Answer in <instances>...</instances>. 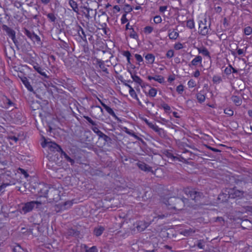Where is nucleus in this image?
Returning a JSON list of instances; mask_svg holds the SVG:
<instances>
[{"label": "nucleus", "instance_id": "31", "mask_svg": "<svg viewBox=\"0 0 252 252\" xmlns=\"http://www.w3.org/2000/svg\"><path fill=\"white\" fill-rule=\"evenodd\" d=\"M73 204L72 201H68L64 202L63 206V209H67L70 207Z\"/></svg>", "mask_w": 252, "mask_h": 252}, {"label": "nucleus", "instance_id": "30", "mask_svg": "<svg viewBox=\"0 0 252 252\" xmlns=\"http://www.w3.org/2000/svg\"><path fill=\"white\" fill-rule=\"evenodd\" d=\"M221 81V78L220 76L215 75L213 77V81L214 83L220 84Z\"/></svg>", "mask_w": 252, "mask_h": 252}, {"label": "nucleus", "instance_id": "49", "mask_svg": "<svg viewBox=\"0 0 252 252\" xmlns=\"http://www.w3.org/2000/svg\"><path fill=\"white\" fill-rule=\"evenodd\" d=\"M167 7L166 6H160L159 7V11L160 12H164L167 9Z\"/></svg>", "mask_w": 252, "mask_h": 252}, {"label": "nucleus", "instance_id": "35", "mask_svg": "<svg viewBox=\"0 0 252 252\" xmlns=\"http://www.w3.org/2000/svg\"><path fill=\"white\" fill-rule=\"evenodd\" d=\"M47 16L48 18L49 19V20L52 22H55L56 19V18L54 14L53 13H50L47 14Z\"/></svg>", "mask_w": 252, "mask_h": 252}, {"label": "nucleus", "instance_id": "45", "mask_svg": "<svg viewBox=\"0 0 252 252\" xmlns=\"http://www.w3.org/2000/svg\"><path fill=\"white\" fill-rule=\"evenodd\" d=\"M232 67L231 66H229V67H226L224 69L225 73L226 74H231V73L232 72Z\"/></svg>", "mask_w": 252, "mask_h": 252}, {"label": "nucleus", "instance_id": "48", "mask_svg": "<svg viewBox=\"0 0 252 252\" xmlns=\"http://www.w3.org/2000/svg\"><path fill=\"white\" fill-rule=\"evenodd\" d=\"M19 170L21 171V173L24 175L25 178H27L28 177L29 175L28 174V173L26 172V171L25 170L20 168Z\"/></svg>", "mask_w": 252, "mask_h": 252}, {"label": "nucleus", "instance_id": "15", "mask_svg": "<svg viewBox=\"0 0 252 252\" xmlns=\"http://www.w3.org/2000/svg\"><path fill=\"white\" fill-rule=\"evenodd\" d=\"M168 36L171 39H176L179 36V33L177 31H169Z\"/></svg>", "mask_w": 252, "mask_h": 252}, {"label": "nucleus", "instance_id": "64", "mask_svg": "<svg viewBox=\"0 0 252 252\" xmlns=\"http://www.w3.org/2000/svg\"><path fill=\"white\" fill-rule=\"evenodd\" d=\"M232 72H233V73H236L237 72V71L235 69H234V68L232 67Z\"/></svg>", "mask_w": 252, "mask_h": 252}, {"label": "nucleus", "instance_id": "6", "mask_svg": "<svg viewBox=\"0 0 252 252\" xmlns=\"http://www.w3.org/2000/svg\"><path fill=\"white\" fill-rule=\"evenodd\" d=\"M99 102L100 103V104L102 105V106L105 109L106 111L112 116L113 117L117 118V116L114 112V111L112 110V108H111L110 107L106 105L105 103H104L99 98H97Z\"/></svg>", "mask_w": 252, "mask_h": 252}, {"label": "nucleus", "instance_id": "13", "mask_svg": "<svg viewBox=\"0 0 252 252\" xmlns=\"http://www.w3.org/2000/svg\"><path fill=\"white\" fill-rule=\"evenodd\" d=\"M148 224L144 221H139L137 224L136 228L138 231H142L147 227Z\"/></svg>", "mask_w": 252, "mask_h": 252}, {"label": "nucleus", "instance_id": "5", "mask_svg": "<svg viewBox=\"0 0 252 252\" xmlns=\"http://www.w3.org/2000/svg\"><path fill=\"white\" fill-rule=\"evenodd\" d=\"M99 102L100 103V104L102 105V106L105 109L106 111L112 116L113 117L117 118V116L114 112V111L112 110V108H111L110 107L106 105L105 103H104L99 98H97Z\"/></svg>", "mask_w": 252, "mask_h": 252}, {"label": "nucleus", "instance_id": "53", "mask_svg": "<svg viewBox=\"0 0 252 252\" xmlns=\"http://www.w3.org/2000/svg\"><path fill=\"white\" fill-rule=\"evenodd\" d=\"M86 10L87 11V14L86 15V17H87V18L89 19V18L90 17V11H91L92 12L93 11V10L92 9H89L88 8H87L86 9Z\"/></svg>", "mask_w": 252, "mask_h": 252}, {"label": "nucleus", "instance_id": "47", "mask_svg": "<svg viewBox=\"0 0 252 252\" xmlns=\"http://www.w3.org/2000/svg\"><path fill=\"white\" fill-rule=\"evenodd\" d=\"M126 132L133 137H137L136 135L133 131L128 129L127 128H126Z\"/></svg>", "mask_w": 252, "mask_h": 252}, {"label": "nucleus", "instance_id": "12", "mask_svg": "<svg viewBox=\"0 0 252 252\" xmlns=\"http://www.w3.org/2000/svg\"><path fill=\"white\" fill-rule=\"evenodd\" d=\"M125 85H126V86L127 87H128L129 88V94L130 95L132 98L136 99L137 100H139V98L137 96V95L136 94V92L134 91V90L133 89V88L130 85H129V84H126Z\"/></svg>", "mask_w": 252, "mask_h": 252}, {"label": "nucleus", "instance_id": "7", "mask_svg": "<svg viewBox=\"0 0 252 252\" xmlns=\"http://www.w3.org/2000/svg\"><path fill=\"white\" fill-rule=\"evenodd\" d=\"M99 102L100 103V104L102 105V106L105 109L106 111L112 116L113 117L117 118V116L114 112V111L112 110V108H111L110 107L106 105L105 103H104L99 98H97Z\"/></svg>", "mask_w": 252, "mask_h": 252}, {"label": "nucleus", "instance_id": "52", "mask_svg": "<svg viewBox=\"0 0 252 252\" xmlns=\"http://www.w3.org/2000/svg\"><path fill=\"white\" fill-rule=\"evenodd\" d=\"M86 119L92 125H94V121L89 117H85Z\"/></svg>", "mask_w": 252, "mask_h": 252}, {"label": "nucleus", "instance_id": "34", "mask_svg": "<svg viewBox=\"0 0 252 252\" xmlns=\"http://www.w3.org/2000/svg\"><path fill=\"white\" fill-rule=\"evenodd\" d=\"M187 27L189 29H193L194 27V23L192 20H189L187 22Z\"/></svg>", "mask_w": 252, "mask_h": 252}, {"label": "nucleus", "instance_id": "2", "mask_svg": "<svg viewBox=\"0 0 252 252\" xmlns=\"http://www.w3.org/2000/svg\"><path fill=\"white\" fill-rule=\"evenodd\" d=\"M41 202L38 201H32L28 202L23 204L21 212L22 213L26 214L32 211L34 208H38L41 205Z\"/></svg>", "mask_w": 252, "mask_h": 252}, {"label": "nucleus", "instance_id": "44", "mask_svg": "<svg viewBox=\"0 0 252 252\" xmlns=\"http://www.w3.org/2000/svg\"><path fill=\"white\" fill-rule=\"evenodd\" d=\"M86 252H97V248L95 246H93L87 250Z\"/></svg>", "mask_w": 252, "mask_h": 252}, {"label": "nucleus", "instance_id": "9", "mask_svg": "<svg viewBox=\"0 0 252 252\" xmlns=\"http://www.w3.org/2000/svg\"><path fill=\"white\" fill-rule=\"evenodd\" d=\"M147 79L150 81L154 80L160 84L164 82V78L162 76L159 75H155V76H148L147 77Z\"/></svg>", "mask_w": 252, "mask_h": 252}, {"label": "nucleus", "instance_id": "60", "mask_svg": "<svg viewBox=\"0 0 252 252\" xmlns=\"http://www.w3.org/2000/svg\"><path fill=\"white\" fill-rule=\"evenodd\" d=\"M131 29H132V28H129V23H127L126 25V30H128V29H129V30H131Z\"/></svg>", "mask_w": 252, "mask_h": 252}, {"label": "nucleus", "instance_id": "22", "mask_svg": "<svg viewBox=\"0 0 252 252\" xmlns=\"http://www.w3.org/2000/svg\"><path fill=\"white\" fill-rule=\"evenodd\" d=\"M139 168H140L141 170L144 171H150V167L146 164L145 163L143 162H140L137 164Z\"/></svg>", "mask_w": 252, "mask_h": 252}, {"label": "nucleus", "instance_id": "10", "mask_svg": "<svg viewBox=\"0 0 252 252\" xmlns=\"http://www.w3.org/2000/svg\"><path fill=\"white\" fill-rule=\"evenodd\" d=\"M202 62V58L200 56H196L191 62L189 66H196L199 64H201Z\"/></svg>", "mask_w": 252, "mask_h": 252}, {"label": "nucleus", "instance_id": "17", "mask_svg": "<svg viewBox=\"0 0 252 252\" xmlns=\"http://www.w3.org/2000/svg\"><path fill=\"white\" fill-rule=\"evenodd\" d=\"M33 67L34 69L38 72L40 74L43 76H46V73L43 71V68H42L40 66H39L38 64H36L34 65Z\"/></svg>", "mask_w": 252, "mask_h": 252}, {"label": "nucleus", "instance_id": "41", "mask_svg": "<svg viewBox=\"0 0 252 252\" xmlns=\"http://www.w3.org/2000/svg\"><path fill=\"white\" fill-rule=\"evenodd\" d=\"M121 20V23L123 24H124L127 22V19L126 18V14H124L122 15Z\"/></svg>", "mask_w": 252, "mask_h": 252}, {"label": "nucleus", "instance_id": "63", "mask_svg": "<svg viewBox=\"0 0 252 252\" xmlns=\"http://www.w3.org/2000/svg\"><path fill=\"white\" fill-rule=\"evenodd\" d=\"M126 59H127V61L128 63H130V57L127 58Z\"/></svg>", "mask_w": 252, "mask_h": 252}, {"label": "nucleus", "instance_id": "3", "mask_svg": "<svg viewBox=\"0 0 252 252\" xmlns=\"http://www.w3.org/2000/svg\"><path fill=\"white\" fill-rule=\"evenodd\" d=\"M199 24V32L202 35H206L209 31V28L207 25V19L206 18L200 20Z\"/></svg>", "mask_w": 252, "mask_h": 252}, {"label": "nucleus", "instance_id": "58", "mask_svg": "<svg viewBox=\"0 0 252 252\" xmlns=\"http://www.w3.org/2000/svg\"><path fill=\"white\" fill-rule=\"evenodd\" d=\"M237 192H237V193H238V194L237 193V194H236V196L240 197V196H242V195H243V193H242V192H241V191H237Z\"/></svg>", "mask_w": 252, "mask_h": 252}, {"label": "nucleus", "instance_id": "46", "mask_svg": "<svg viewBox=\"0 0 252 252\" xmlns=\"http://www.w3.org/2000/svg\"><path fill=\"white\" fill-rule=\"evenodd\" d=\"M246 49H247V48H246ZM246 50V49H245V50H244L243 49H238L237 50V54L239 55H242L243 56H245V51Z\"/></svg>", "mask_w": 252, "mask_h": 252}, {"label": "nucleus", "instance_id": "38", "mask_svg": "<svg viewBox=\"0 0 252 252\" xmlns=\"http://www.w3.org/2000/svg\"><path fill=\"white\" fill-rule=\"evenodd\" d=\"M69 4L73 10L76 11L75 9L77 8V3L73 0H70L69 1Z\"/></svg>", "mask_w": 252, "mask_h": 252}, {"label": "nucleus", "instance_id": "4", "mask_svg": "<svg viewBox=\"0 0 252 252\" xmlns=\"http://www.w3.org/2000/svg\"><path fill=\"white\" fill-rule=\"evenodd\" d=\"M146 86L148 87L149 90L147 91L146 90L144 91L145 94L151 97H155L157 94V89L148 85Z\"/></svg>", "mask_w": 252, "mask_h": 252}, {"label": "nucleus", "instance_id": "27", "mask_svg": "<svg viewBox=\"0 0 252 252\" xmlns=\"http://www.w3.org/2000/svg\"><path fill=\"white\" fill-rule=\"evenodd\" d=\"M131 78L134 82H136L137 83H138L140 85L141 84V83L142 82V80L141 79V78L138 76L136 75H132Z\"/></svg>", "mask_w": 252, "mask_h": 252}, {"label": "nucleus", "instance_id": "8", "mask_svg": "<svg viewBox=\"0 0 252 252\" xmlns=\"http://www.w3.org/2000/svg\"><path fill=\"white\" fill-rule=\"evenodd\" d=\"M99 102L100 103V104L102 105V106L105 109L106 111L112 116L113 117L117 118V116L114 112V111L112 110V108H111L110 107L106 105L105 103H104L99 98H97Z\"/></svg>", "mask_w": 252, "mask_h": 252}, {"label": "nucleus", "instance_id": "21", "mask_svg": "<svg viewBox=\"0 0 252 252\" xmlns=\"http://www.w3.org/2000/svg\"><path fill=\"white\" fill-rule=\"evenodd\" d=\"M231 100L237 106H239L242 103V99L237 96H232L231 97Z\"/></svg>", "mask_w": 252, "mask_h": 252}, {"label": "nucleus", "instance_id": "24", "mask_svg": "<svg viewBox=\"0 0 252 252\" xmlns=\"http://www.w3.org/2000/svg\"><path fill=\"white\" fill-rule=\"evenodd\" d=\"M161 107L164 109L166 113H170L171 112V108L167 104L164 102L162 103L161 104Z\"/></svg>", "mask_w": 252, "mask_h": 252}, {"label": "nucleus", "instance_id": "33", "mask_svg": "<svg viewBox=\"0 0 252 252\" xmlns=\"http://www.w3.org/2000/svg\"><path fill=\"white\" fill-rule=\"evenodd\" d=\"M131 31L130 32L129 36L131 38L137 39L138 38V35L137 33L134 31L133 29H131Z\"/></svg>", "mask_w": 252, "mask_h": 252}, {"label": "nucleus", "instance_id": "57", "mask_svg": "<svg viewBox=\"0 0 252 252\" xmlns=\"http://www.w3.org/2000/svg\"><path fill=\"white\" fill-rule=\"evenodd\" d=\"M173 115L175 118H179V116L178 113L176 112H173Z\"/></svg>", "mask_w": 252, "mask_h": 252}, {"label": "nucleus", "instance_id": "1", "mask_svg": "<svg viewBox=\"0 0 252 252\" xmlns=\"http://www.w3.org/2000/svg\"><path fill=\"white\" fill-rule=\"evenodd\" d=\"M41 145L43 148H47L49 150L52 152H61L62 155L64 156V158L72 164L74 160L71 159L67 155L64 153L61 148L55 142H53L48 140V139H44V142L42 143Z\"/></svg>", "mask_w": 252, "mask_h": 252}, {"label": "nucleus", "instance_id": "50", "mask_svg": "<svg viewBox=\"0 0 252 252\" xmlns=\"http://www.w3.org/2000/svg\"><path fill=\"white\" fill-rule=\"evenodd\" d=\"M200 75V72L198 70H196L193 73V76L195 78H197Z\"/></svg>", "mask_w": 252, "mask_h": 252}, {"label": "nucleus", "instance_id": "28", "mask_svg": "<svg viewBox=\"0 0 252 252\" xmlns=\"http://www.w3.org/2000/svg\"><path fill=\"white\" fill-rule=\"evenodd\" d=\"M244 33L246 35H249L251 34L252 33V28L250 26L246 27L244 29Z\"/></svg>", "mask_w": 252, "mask_h": 252}, {"label": "nucleus", "instance_id": "61", "mask_svg": "<svg viewBox=\"0 0 252 252\" xmlns=\"http://www.w3.org/2000/svg\"><path fill=\"white\" fill-rule=\"evenodd\" d=\"M216 9H217V11H220L221 10V8L220 7V6H218L216 8Z\"/></svg>", "mask_w": 252, "mask_h": 252}, {"label": "nucleus", "instance_id": "55", "mask_svg": "<svg viewBox=\"0 0 252 252\" xmlns=\"http://www.w3.org/2000/svg\"><path fill=\"white\" fill-rule=\"evenodd\" d=\"M113 8L117 11V12H119L120 11V8L118 5H115Z\"/></svg>", "mask_w": 252, "mask_h": 252}, {"label": "nucleus", "instance_id": "43", "mask_svg": "<svg viewBox=\"0 0 252 252\" xmlns=\"http://www.w3.org/2000/svg\"><path fill=\"white\" fill-rule=\"evenodd\" d=\"M224 112L225 114L230 116L233 115V111L230 109H226L224 110Z\"/></svg>", "mask_w": 252, "mask_h": 252}, {"label": "nucleus", "instance_id": "42", "mask_svg": "<svg viewBox=\"0 0 252 252\" xmlns=\"http://www.w3.org/2000/svg\"><path fill=\"white\" fill-rule=\"evenodd\" d=\"M183 48V46L182 45V43H176L174 45V48L176 49V50H180V49H181Z\"/></svg>", "mask_w": 252, "mask_h": 252}, {"label": "nucleus", "instance_id": "40", "mask_svg": "<svg viewBox=\"0 0 252 252\" xmlns=\"http://www.w3.org/2000/svg\"><path fill=\"white\" fill-rule=\"evenodd\" d=\"M176 91L179 94H182L184 91V86L182 85H179L176 88Z\"/></svg>", "mask_w": 252, "mask_h": 252}, {"label": "nucleus", "instance_id": "32", "mask_svg": "<svg viewBox=\"0 0 252 252\" xmlns=\"http://www.w3.org/2000/svg\"><path fill=\"white\" fill-rule=\"evenodd\" d=\"M196 83L193 79H190L188 82V86L189 88H192L196 86Z\"/></svg>", "mask_w": 252, "mask_h": 252}, {"label": "nucleus", "instance_id": "26", "mask_svg": "<svg viewBox=\"0 0 252 252\" xmlns=\"http://www.w3.org/2000/svg\"><path fill=\"white\" fill-rule=\"evenodd\" d=\"M154 28L151 26H146L143 29V32L145 34H149L152 32Z\"/></svg>", "mask_w": 252, "mask_h": 252}, {"label": "nucleus", "instance_id": "11", "mask_svg": "<svg viewBox=\"0 0 252 252\" xmlns=\"http://www.w3.org/2000/svg\"><path fill=\"white\" fill-rule=\"evenodd\" d=\"M92 130L94 133H95L100 138H103L104 140H106L107 136L102 132L96 126H94L92 127Z\"/></svg>", "mask_w": 252, "mask_h": 252}, {"label": "nucleus", "instance_id": "37", "mask_svg": "<svg viewBox=\"0 0 252 252\" xmlns=\"http://www.w3.org/2000/svg\"><path fill=\"white\" fill-rule=\"evenodd\" d=\"M174 51L173 50H169L167 52L166 56L168 58H171L174 56Z\"/></svg>", "mask_w": 252, "mask_h": 252}, {"label": "nucleus", "instance_id": "16", "mask_svg": "<svg viewBox=\"0 0 252 252\" xmlns=\"http://www.w3.org/2000/svg\"><path fill=\"white\" fill-rule=\"evenodd\" d=\"M145 58L148 63L152 64L154 63L155 57L153 54H148L145 56Z\"/></svg>", "mask_w": 252, "mask_h": 252}, {"label": "nucleus", "instance_id": "25", "mask_svg": "<svg viewBox=\"0 0 252 252\" xmlns=\"http://www.w3.org/2000/svg\"><path fill=\"white\" fill-rule=\"evenodd\" d=\"M103 231H104V228L103 227L99 226L98 227L94 229V233L96 236H100V235H101V234L102 233Z\"/></svg>", "mask_w": 252, "mask_h": 252}, {"label": "nucleus", "instance_id": "20", "mask_svg": "<svg viewBox=\"0 0 252 252\" xmlns=\"http://www.w3.org/2000/svg\"><path fill=\"white\" fill-rule=\"evenodd\" d=\"M6 32L8 34L9 37H10L12 40L15 42V32L10 28H7Z\"/></svg>", "mask_w": 252, "mask_h": 252}, {"label": "nucleus", "instance_id": "59", "mask_svg": "<svg viewBox=\"0 0 252 252\" xmlns=\"http://www.w3.org/2000/svg\"><path fill=\"white\" fill-rule=\"evenodd\" d=\"M248 114L250 117H252V110H250L248 111Z\"/></svg>", "mask_w": 252, "mask_h": 252}, {"label": "nucleus", "instance_id": "19", "mask_svg": "<svg viewBox=\"0 0 252 252\" xmlns=\"http://www.w3.org/2000/svg\"><path fill=\"white\" fill-rule=\"evenodd\" d=\"M22 81L23 83L24 84L25 87L27 88V89L29 91H30L31 92L33 91L32 86L31 85L30 83L29 82V81H28V80L25 77V78L22 79Z\"/></svg>", "mask_w": 252, "mask_h": 252}, {"label": "nucleus", "instance_id": "54", "mask_svg": "<svg viewBox=\"0 0 252 252\" xmlns=\"http://www.w3.org/2000/svg\"><path fill=\"white\" fill-rule=\"evenodd\" d=\"M94 108L98 109L100 111V112L102 113H103V112L102 108L99 106H95L94 107Z\"/></svg>", "mask_w": 252, "mask_h": 252}, {"label": "nucleus", "instance_id": "18", "mask_svg": "<svg viewBox=\"0 0 252 252\" xmlns=\"http://www.w3.org/2000/svg\"><path fill=\"white\" fill-rule=\"evenodd\" d=\"M145 123L149 126L150 127L152 128L156 131H158L160 129L155 124L149 122L147 119L145 120Z\"/></svg>", "mask_w": 252, "mask_h": 252}, {"label": "nucleus", "instance_id": "36", "mask_svg": "<svg viewBox=\"0 0 252 252\" xmlns=\"http://www.w3.org/2000/svg\"><path fill=\"white\" fill-rule=\"evenodd\" d=\"M135 58L136 60H137V61L138 62V63L139 65L141 64H140L141 63H142L143 62V59L142 57L139 54H136L135 55Z\"/></svg>", "mask_w": 252, "mask_h": 252}, {"label": "nucleus", "instance_id": "14", "mask_svg": "<svg viewBox=\"0 0 252 252\" xmlns=\"http://www.w3.org/2000/svg\"><path fill=\"white\" fill-rule=\"evenodd\" d=\"M189 196L192 200L196 201L198 200V198L200 196V192H197L195 190H191L189 191Z\"/></svg>", "mask_w": 252, "mask_h": 252}, {"label": "nucleus", "instance_id": "62", "mask_svg": "<svg viewBox=\"0 0 252 252\" xmlns=\"http://www.w3.org/2000/svg\"><path fill=\"white\" fill-rule=\"evenodd\" d=\"M174 80V78H172V77H169L168 78V81H169L171 82V81H173Z\"/></svg>", "mask_w": 252, "mask_h": 252}, {"label": "nucleus", "instance_id": "39", "mask_svg": "<svg viewBox=\"0 0 252 252\" xmlns=\"http://www.w3.org/2000/svg\"><path fill=\"white\" fill-rule=\"evenodd\" d=\"M162 21L161 18L160 16H156L154 18V21L156 24H159Z\"/></svg>", "mask_w": 252, "mask_h": 252}, {"label": "nucleus", "instance_id": "51", "mask_svg": "<svg viewBox=\"0 0 252 252\" xmlns=\"http://www.w3.org/2000/svg\"><path fill=\"white\" fill-rule=\"evenodd\" d=\"M124 55L127 58H128V57H130L131 56V55H130V53H129V52L128 51H126V52H125V53H124Z\"/></svg>", "mask_w": 252, "mask_h": 252}, {"label": "nucleus", "instance_id": "56", "mask_svg": "<svg viewBox=\"0 0 252 252\" xmlns=\"http://www.w3.org/2000/svg\"><path fill=\"white\" fill-rule=\"evenodd\" d=\"M41 2L44 4H47L50 1V0H41Z\"/></svg>", "mask_w": 252, "mask_h": 252}, {"label": "nucleus", "instance_id": "29", "mask_svg": "<svg viewBox=\"0 0 252 252\" xmlns=\"http://www.w3.org/2000/svg\"><path fill=\"white\" fill-rule=\"evenodd\" d=\"M196 97H197V99L198 101L200 102H203L205 100V96L202 94H200V93L197 94Z\"/></svg>", "mask_w": 252, "mask_h": 252}, {"label": "nucleus", "instance_id": "23", "mask_svg": "<svg viewBox=\"0 0 252 252\" xmlns=\"http://www.w3.org/2000/svg\"><path fill=\"white\" fill-rule=\"evenodd\" d=\"M199 53L202 54L205 56H209V52L207 49L204 47L199 48L197 49Z\"/></svg>", "mask_w": 252, "mask_h": 252}]
</instances>
